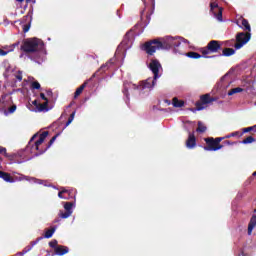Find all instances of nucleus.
Wrapping results in <instances>:
<instances>
[{
	"label": "nucleus",
	"mask_w": 256,
	"mask_h": 256,
	"mask_svg": "<svg viewBox=\"0 0 256 256\" xmlns=\"http://www.w3.org/2000/svg\"><path fill=\"white\" fill-rule=\"evenodd\" d=\"M31 89H41V84L38 81H34L31 83Z\"/></svg>",
	"instance_id": "2f4dec72"
},
{
	"label": "nucleus",
	"mask_w": 256,
	"mask_h": 256,
	"mask_svg": "<svg viewBox=\"0 0 256 256\" xmlns=\"http://www.w3.org/2000/svg\"><path fill=\"white\" fill-rule=\"evenodd\" d=\"M200 53L204 59H214L212 53H219L218 57H231L235 55V49L223 48V42L219 40H211L206 47L200 48Z\"/></svg>",
	"instance_id": "f03ea898"
},
{
	"label": "nucleus",
	"mask_w": 256,
	"mask_h": 256,
	"mask_svg": "<svg viewBox=\"0 0 256 256\" xmlns=\"http://www.w3.org/2000/svg\"><path fill=\"white\" fill-rule=\"evenodd\" d=\"M255 227H256V215H253L248 224V235H251V233H253V230L255 229Z\"/></svg>",
	"instance_id": "f3484780"
},
{
	"label": "nucleus",
	"mask_w": 256,
	"mask_h": 256,
	"mask_svg": "<svg viewBox=\"0 0 256 256\" xmlns=\"http://www.w3.org/2000/svg\"><path fill=\"white\" fill-rule=\"evenodd\" d=\"M18 3H23V1H25V0H16ZM27 1V3H29L31 0H26Z\"/></svg>",
	"instance_id": "8fccbe9b"
},
{
	"label": "nucleus",
	"mask_w": 256,
	"mask_h": 256,
	"mask_svg": "<svg viewBox=\"0 0 256 256\" xmlns=\"http://www.w3.org/2000/svg\"><path fill=\"white\" fill-rule=\"evenodd\" d=\"M73 119H75V111L70 114L65 126L69 127L73 123Z\"/></svg>",
	"instance_id": "cd10ccee"
},
{
	"label": "nucleus",
	"mask_w": 256,
	"mask_h": 256,
	"mask_svg": "<svg viewBox=\"0 0 256 256\" xmlns=\"http://www.w3.org/2000/svg\"><path fill=\"white\" fill-rule=\"evenodd\" d=\"M20 43H21V42L17 41V42H15L14 44L10 45V49H9L10 53L13 52V51H15V47H17L18 45H20Z\"/></svg>",
	"instance_id": "473e14b6"
},
{
	"label": "nucleus",
	"mask_w": 256,
	"mask_h": 256,
	"mask_svg": "<svg viewBox=\"0 0 256 256\" xmlns=\"http://www.w3.org/2000/svg\"><path fill=\"white\" fill-rule=\"evenodd\" d=\"M86 87H87V82H84L80 87H78L74 93V99H77V97H79V95L83 93Z\"/></svg>",
	"instance_id": "aec40b11"
},
{
	"label": "nucleus",
	"mask_w": 256,
	"mask_h": 256,
	"mask_svg": "<svg viewBox=\"0 0 256 256\" xmlns=\"http://www.w3.org/2000/svg\"><path fill=\"white\" fill-rule=\"evenodd\" d=\"M123 93H124V95H126V97H127V93H129V90H127V88H125V89L123 90Z\"/></svg>",
	"instance_id": "09e8293b"
},
{
	"label": "nucleus",
	"mask_w": 256,
	"mask_h": 256,
	"mask_svg": "<svg viewBox=\"0 0 256 256\" xmlns=\"http://www.w3.org/2000/svg\"><path fill=\"white\" fill-rule=\"evenodd\" d=\"M172 104L174 107H183L185 105V101L183 100H178L177 97L173 98Z\"/></svg>",
	"instance_id": "4be33fe9"
},
{
	"label": "nucleus",
	"mask_w": 256,
	"mask_h": 256,
	"mask_svg": "<svg viewBox=\"0 0 256 256\" xmlns=\"http://www.w3.org/2000/svg\"><path fill=\"white\" fill-rule=\"evenodd\" d=\"M48 135H49L48 131L42 132L39 136V139L35 142L34 147H35L36 151H39V153H41V151H42L39 149V147H41V145H43V143L45 142V139H47Z\"/></svg>",
	"instance_id": "9b49d317"
},
{
	"label": "nucleus",
	"mask_w": 256,
	"mask_h": 256,
	"mask_svg": "<svg viewBox=\"0 0 256 256\" xmlns=\"http://www.w3.org/2000/svg\"><path fill=\"white\" fill-rule=\"evenodd\" d=\"M241 27L244 31H247V33H251V24H249V20L242 18L241 19Z\"/></svg>",
	"instance_id": "a211bd4d"
},
{
	"label": "nucleus",
	"mask_w": 256,
	"mask_h": 256,
	"mask_svg": "<svg viewBox=\"0 0 256 256\" xmlns=\"http://www.w3.org/2000/svg\"><path fill=\"white\" fill-rule=\"evenodd\" d=\"M6 151H7V148H5V147H3V146H0V155H1V154H4V155H5Z\"/></svg>",
	"instance_id": "79ce46f5"
},
{
	"label": "nucleus",
	"mask_w": 256,
	"mask_h": 256,
	"mask_svg": "<svg viewBox=\"0 0 256 256\" xmlns=\"http://www.w3.org/2000/svg\"><path fill=\"white\" fill-rule=\"evenodd\" d=\"M58 197H59V199H69V196L63 194V192H61V191L58 193Z\"/></svg>",
	"instance_id": "58836bf2"
},
{
	"label": "nucleus",
	"mask_w": 256,
	"mask_h": 256,
	"mask_svg": "<svg viewBox=\"0 0 256 256\" xmlns=\"http://www.w3.org/2000/svg\"><path fill=\"white\" fill-rule=\"evenodd\" d=\"M210 11L218 21H223V8H219V4L217 2L210 3Z\"/></svg>",
	"instance_id": "9d476101"
},
{
	"label": "nucleus",
	"mask_w": 256,
	"mask_h": 256,
	"mask_svg": "<svg viewBox=\"0 0 256 256\" xmlns=\"http://www.w3.org/2000/svg\"><path fill=\"white\" fill-rule=\"evenodd\" d=\"M255 105H256V102H255Z\"/></svg>",
	"instance_id": "5fc2aeb1"
},
{
	"label": "nucleus",
	"mask_w": 256,
	"mask_h": 256,
	"mask_svg": "<svg viewBox=\"0 0 256 256\" xmlns=\"http://www.w3.org/2000/svg\"><path fill=\"white\" fill-rule=\"evenodd\" d=\"M111 65V62L109 61V62H107L106 64H103L101 67H100V69L102 70V71H107V69H109V66Z\"/></svg>",
	"instance_id": "f704fd0d"
},
{
	"label": "nucleus",
	"mask_w": 256,
	"mask_h": 256,
	"mask_svg": "<svg viewBox=\"0 0 256 256\" xmlns=\"http://www.w3.org/2000/svg\"><path fill=\"white\" fill-rule=\"evenodd\" d=\"M35 137H37V134L33 135V137L30 139L29 143H33V141L35 140Z\"/></svg>",
	"instance_id": "de8ad7c7"
},
{
	"label": "nucleus",
	"mask_w": 256,
	"mask_h": 256,
	"mask_svg": "<svg viewBox=\"0 0 256 256\" xmlns=\"http://www.w3.org/2000/svg\"><path fill=\"white\" fill-rule=\"evenodd\" d=\"M74 205H75V203H73V202H64L65 212L60 210V212L58 214L60 219H69V217H71V215H73V206Z\"/></svg>",
	"instance_id": "1a4fd4ad"
},
{
	"label": "nucleus",
	"mask_w": 256,
	"mask_h": 256,
	"mask_svg": "<svg viewBox=\"0 0 256 256\" xmlns=\"http://www.w3.org/2000/svg\"><path fill=\"white\" fill-rule=\"evenodd\" d=\"M240 136L241 134H239V132H232L231 134H228V135H226V136H224V137H221V139H231V137H237V136Z\"/></svg>",
	"instance_id": "c85d7f7f"
},
{
	"label": "nucleus",
	"mask_w": 256,
	"mask_h": 256,
	"mask_svg": "<svg viewBox=\"0 0 256 256\" xmlns=\"http://www.w3.org/2000/svg\"><path fill=\"white\" fill-rule=\"evenodd\" d=\"M254 213H256V209H254Z\"/></svg>",
	"instance_id": "864d4df0"
},
{
	"label": "nucleus",
	"mask_w": 256,
	"mask_h": 256,
	"mask_svg": "<svg viewBox=\"0 0 256 256\" xmlns=\"http://www.w3.org/2000/svg\"><path fill=\"white\" fill-rule=\"evenodd\" d=\"M252 175H253V177H256V171H255V172H253V174H252Z\"/></svg>",
	"instance_id": "3c124183"
},
{
	"label": "nucleus",
	"mask_w": 256,
	"mask_h": 256,
	"mask_svg": "<svg viewBox=\"0 0 256 256\" xmlns=\"http://www.w3.org/2000/svg\"><path fill=\"white\" fill-rule=\"evenodd\" d=\"M54 253L59 256L67 255L69 253V247L59 245L56 250H54Z\"/></svg>",
	"instance_id": "4468645a"
},
{
	"label": "nucleus",
	"mask_w": 256,
	"mask_h": 256,
	"mask_svg": "<svg viewBox=\"0 0 256 256\" xmlns=\"http://www.w3.org/2000/svg\"><path fill=\"white\" fill-rule=\"evenodd\" d=\"M59 242H57V240H52L49 242V247H51L52 249H54V251H56L57 247H59Z\"/></svg>",
	"instance_id": "c756f323"
},
{
	"label": "nucleus",
	"mask_w": 256,
	"mask_h": 256,
	"mask_svg": "<svg viewBox=\"0 0 256 256\" xmlns=\"http://www.w3.org/2000/svg\"><path fill=\"white\" fill-rule=\"evenodd\" d=\"M196 131H197V133H205V131H207V126H205V124H203V122L199 121Z\"/></svg>",
	"instance_id": "5701e85b"
},
{
	"label": "nucleus",
	"mask_w": 256,
	"mask_h": 256,
	"mask_svg": "<svg viewBox=\"0 0 256 256\" xmlns=\"http://www.w3.org/2000/svg\"><path fill=\"white\" fill-rule=\"evenodd\" d=\"M235 93H243V88H241V87L233 88V89H231V90L228 92V95H229V96L235 95Z\"/></svg>",
	"instance_id": "a878e982"
},
{
	"label": "nucleus",
	"mask_w": 256,
	"mask_h": 256,
	"mask_svg": "<svg viewBox=\"0 0 256 256\" xmlns=\"http://www.w3.org/2000/svg\"><path fill=\"white\" fill-rule=\"evenodd\" d=\"M131 37H133V34H131V32H127L125 35V39H131Z\"/></svg>",
	"instance_id": "c03bdc74"
},
{
	"label": "nucleus",
	"mask_w": 256,
	"mask_h": 256,
	"mask_svg": "<svg viewBox=\"0 0 256 256\" xmlns=\"http://www.w3.org/2000/svg\"><path fill=\"white\" fill-rule=\"evenodd\" d=\"M157 83V80L155 78H148L145 81H142L140 85H134V89H138L139 91H145V89H153L155 87V84Z\"/></svg>",
	"instance_id": "0eeeda50"
},
{
	"label": "nucleus",
	"mask_w": 256,
	"mask_h": 256,
	"mask_svg": "<svg viewBox=\"0 0 256 256\" xmlns=\"http://www.w3.org/2000/svg\"><path fill=\"white\" fill-rule=\"evenodd\" d=\"M187 149H195L197 147V138L195 134L189 133L188 139L186 140Z\"/></svg>",
	"instance_id": "f8f14e48"
},
{
	"label": "nucleus",
	"mask_w": 256,
	"mask_h": 256,
	"mask_svg": "<svg viewBox=\"0 0 256 256\" xmlns=\"http://www.w3.org/2000/svg\"><path fill=\"white\" fill-rule=\"evenodd\" d=\"M213 101H217V98L211 97V94H204L200 96V101L195 104L197 111H203V109H205V105H209V103H213Z\"/></svg>",
	"instance_id": "423d86ee"
},
{
	"label": "nucleus",
	"mask_w": 256,
	"mask_h": 256,
	"mask_svg": "<svg viewBox=\"0 0 256 256\" xmlns=\"http://www.w3.org/2000/svg\"><path fill=\"white\" fill-rule=\"evenodd\" d=\"M39 101H37V100H34V101H32V105H34V107L37 109L38 107H39Z\"/></svg>",
	"instance_id": "37998d69"
},
{
	"label": "nucleus",
	"mask_w": 256,
	"mask_h": 256,
	"mask_svg": "<svg viewBox=\"0 0 256 256\" xmlns=\"http://www.w3.org/2000/svg\"><path fill=\"white\" fill-rule=\"evenodd\" d=\"M223 143H224V145H235V142H231L229 140H226Z\"/></svg>",
	"instance_id": "a18cd8bd"
},
{
	"label": "nucleus",
	"mask_w": 256,
	"mask_h": 256,
	"mask_svg": "<svg viewBox=\"0 0 256 256\" xmlns=\"http://www.w3.org/2000/svg\"><path fill=\"white\" fill-rule=\"evenodd\" d=\"M15 77L18 81H23V74L21 73V71H18Z\"/></svg>",
	"instance_id": "e433bc0d"
},
{
	"label": "nucleus",
	"mask_w": 256,
	"mask_h": 256,
	"mask_svg": "<svg viewBox=\"0 0 256 256\" xmlns=\"http://www.w3.org/2000/svg\"><path fill=\"white\" fill-rule=\"evenodd\" d=\"M20 49L24 53H37L40 49H43V44L37 38H28L23 40Z\"/></svg>",
	"instance_id": "7ed1b4c3"
},
{
	"label": "nucleus",
	"mask_w": 256,
	"mask_h": 256,
	"mask_svg": "<svg viewBox=\"0 0 256 256\" xmlns=\"http://www.w3.org/2000/svg\"><path fill=\"white\" fill-rule=\"evenodd\" d=\"M41 239H43V237H38L35 241L30 242V245L26 246L22 252H20V255H25L27 253H29V251H31V249H33L34 245H37V243H39V241H41Z\"/></svg>",
	"instance_id": "ddd939ff"
},
{
	"label": "nucleus",
	"mask_w": 256,
	"mask_h": 256,
	"mask_svg": "<svg viewBox=\"0 0 256 256\" xmlns=\"http://www.w3.org/2000/svg\"><path fill=\"white\" fill-rule=\"evenodd\" d=\"M57 137H59V134H56L55 136H53L48 145L46 146V148L42 151H40V155H43V153H45V151H47V149H49L51 147V145H53V143H55V141L57 140Z\"/></svg>",
	"instance_id": "412c9836"
},
{
	"label": "nucleus",
	"mask_w": 256,
	"mask_h": 256,
	"mask_svg": "<svg viewBox=\"0 0 256 256\" xmlns=\"http://www.w3.org/2000/svg\"><path fill=\"white\" fill-rule=\"evenodd\" d=\"M206 146H204V151H219V149H223V144L221 141H224V138L217 137H207L204 138Z\"/></svg>",
	"instance_id": "20e7f679"
},
{
	"label": "nucleus",
	"mask_w": 256,
	"mask_h": 256,
	"mask_svg": "<svg viewBox=\"0 0 256 256\" xmlns=\"http://www.w3.org/2000/svg\"><path fill=\"white\" fill-rule=\"evenodd\" d=\"M60 192L63 194V195H66L67 197H69L71 195V191L67 190L66 188H62L60 190Z\"/></svg>",
	"instance_id": "c9c22d12"
},
{
	"label": "nucleus",
	"mask_w": 256,
	"mask_h": 256,
	"mask_svg": "<svg viewBox=\"0 0 256 256\" xmlns=\"http://www.w3.org/2000/svg\"><path fill=\"white\" fill-rule=\"evenodd\" d=\"M181 41L177 38L168 37L165 41H160L159 39H153L146 41L142 45V51H145L147 55H155L160 49H171L173 47H179Z\"/></svg>",
	"instance_id": "f257e3e1"
},
{
	"label": "nucleus",
	"mask_w": 256,
	"mask_h": 256,
	"mask_svg": "<svg viewBox=\"0 0 256 256\" xmlns=\"http://www.w3.org/2000/svg\"><path fill=\"white\" fill-rule=\"evenodd\" d=\"M0 179L6 181V183H13L15 181L10 173L0 171Z\"/></svg>",
	"instance_id": "dca6fc26"
},
{
	"label": "nucleus",
	"mask_w": 256,
	"mask_h": 256,
	"mask_svg": "<svg viewBox=\"0 0 256 256\" xmlns=\"http://www.w3.org/2000/svg\"><path fill=\"white\" fill-rule=\"evenodd\" d=\"M4 156H6L10 161H15L17 159V154H9L7 152L4 153Z\"/></svg>",
	"instance_id": "7c9ffc66"
},
{
	"label": "nucleus",
	"mask_w": 256,
	"mask_h": 256,
	"mask_svg": "<svg viewBox=\"0 0 256 256\" xmlns=\"http://www.w3.org/2000/svg\"><path fill=\"white\" fill-rule=\"evenodd\" d=\"M47 111H49V102L40 103L38 108L35 109L36 113H47Z\"/></svg>",
	"instance_id": "2eb2a0df"
},
{
	"label": "nucleus",
	"mask_w": 256,
	"mask_h": 256,
	"mask_svg": "<svg viewBox=\"0 0 256 256\" xmlns=\"http://www.w3.org/2000/svg\"><path fill=\"white\" fill-rule=\"evenodd\" d=\"M243 145H249V143H255V139L253 136H248L246 139L242 141Z\"/></svg>",
	"instance_id": "bb28decb"
},
{
	"label": "nucleus",
	"mask_w": 256,
	"mask_h": 256,
	"mask_svg": "<svg viewBox=\"0 0 256 256\" xmlns=\"http://www.w3.org/2000/svg\"><path fill=\"white\" fill-rule=\"evenodd\" d=\"M9 53H11V51L9 50H5V49H0V55L1 57H5V55H9Z\"/></svg>",
	"instance_id": "72a5a7b5"
},
{
	"label": "nucleus",
	"mask_w": 256,
	"mask_h": 256,
	"mask_svg": "<svg viewBox=\"0 0 256 256\" xmlns=\"http://www.w3.org/2000/svg\"><path fill=\"white\" fill-rule=\"evenodd\" d=\"M255 130H256V125L250 126V127H247V128H243L242 133H240V137H243L244 133H251V131H255Z\"/></svg>",
	"instance_id": "393cba45"
},
{
	"label": "nucleus",
	"mask_w": 256,
	"mask_h": 256,
	"mask_svg": "<svg viewBox=\"0 0 256 256\" xmlns=\"http://www.w3.org/2000/svg\"><path fill=\"white\" fill-rule=\"evenodd\" d=\"M54 223H59V220H55Z\"/></svg>",
	"instance_id": "603ef678"
},
{
	"label": "nucleus",
	"mask_w": 256,
	"mask_h": 256,
	"mask_svg": "<svg viewBox=\"0 0 256 256\" xmlns=\"http://www.w3.org/2000/svg\"><path fill=\"white\" fill-rule=\"evenodd\" d=\"M11 45H5V46H2V49L6 50V51H9Z\"/></svg>",
	"instance_id": "49530a36"
},
{
	"label": "nucleus",
	"mask_w": 256,
	"mask_h": 256,
	"mask_svg": "<svg viewBox=\"0 0 256 256\" xmlns=\"http://www.w3.org/2000/svg\"><path fill=\"white\" fill-rule=\"evenodd\" d=\"M55 231H57V226H53L50 229H47L44 233V239H51V237H53L55 234Z\"/></svg>",
	"instance_id": "6ab92c4d"
},
{
	"label": "nucleus",
	"mask_w": 256,
	"mask_h": 256,
	"mask_svg": "<svg viewBox=\"0 0 256 256\" xmlns=\"http://www.w3.org/2000/svg\"><path fill=\"white\" fill-rule=\"evenodd\" d=\"M149 69H150V71H152V73L154 75V81H157V79H159V77H161V75L159 74V70L163 69L159 60L152 59L149 64Z\"/></svg>",
	"instance_id": "6e6552de"
},
{
	"label": "nucleus",
	"mask_w": 256,
	"mask_h": 256,
	"mask_svg": "<svg viewBox=\"0 0 256 256\" xmlns=\"http://www.w3.org/2000/svg\"><path fill=\"white\" fill-rule=\"evenodd\" d=\"M40 98H41L43 101L49 103V100L47 99V96H45L44 93H40Z\"/></svg>",
	"instance_id": "a19ab883"
},
{
	"label": "nucleus",
	"mask_w": 256,
	"mask_h": 256,
	"mask_svg": "<svg viewBox=\"0 0 256 256\" xmlns=\"http://www.w3.org/2000/svg\"><path fill=\"white\" fill-rule=\"evenodd\" d=\"M29 29H31V24H26V25L23 26V32L24 33L29 32Z\"/></svg>",
	"instance_id": "4c0bfd02"
},
{
	"label": "nucleus",
	"mask_w": 256,
	"mask_h": 256,
	"mask_svg": "<svg viewBox=\"0 0 256 256\" xmlns=\"http://www.w3.org/2000/svg\"><path fill=\"white\" fill-rule=\"evenodd\" d=\"M186 55L190 59H201V57H203L201 54H199L197 52H188Z\"/></svg>",
	"instance_id": "b1692460"
},
{
	"label": "nucleus",
	"mask_w": 256,
	"mask_h": 256,
	"mask_svg": "<svg viewBox=\"0 0 256 256\" xmlns=\"http://www.w3.org/2000/svg\"><path fill=\"white\" fill-rule=\"evenodd\" d=\"M9 113H15V111H17V105H12L9 109H8Z\"/></svg>",
	"instance_id": "ea45409f"
},
{
	"label": "nucleus",
	"mask_w": 256,
	"mask_h": 256,
	"mask_svg": "<svg viewBox=\"0 0 256 256\" xmlns=\"http://www.w3.org/2000/svg\"><path fill=\"white\" fill-rule=\"evenodd\" d=\"M251 41V32H239L236 35L235 49H241L243 45H247Z\"/></svg>",
	"instance_id": "39448f33"
}]
</instances>
